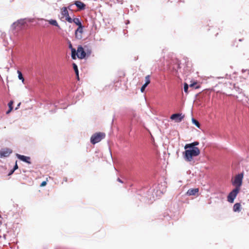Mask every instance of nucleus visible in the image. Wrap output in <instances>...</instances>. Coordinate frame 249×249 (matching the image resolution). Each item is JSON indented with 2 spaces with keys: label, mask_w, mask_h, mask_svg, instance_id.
Instances as JSON below:
<instances>
[{
  "label": "nucleus",
  "mask_w": 249,
  "mask_h": 249,
  "mask_svg": "<svg viewBox=\"0 0 249 249\" xmlns=\"http://www.w3.org/2000/svg\"><path fill=\"white\" fill-rule=\"evenodd\" d=\"M200 151L198 148H188L183 153L184 158L187 161H191L193 158L198 156Z\"/></svg>",
  "instance_id": "1"
},
{
  "label": "nucleus",
  "mask_w": 249,
  "mask_h": 249,
  "mask_svg": "<svg viewBox=\"0 0 249 249\" xmlns=\"http://www.w3.org/2000/svg\"><path fill=\"white\" fill-rule=\"evenodd\" d=\"M243 177V173H240L236 175L234 178L231 179L232 184L235 186V188L240 190L241 186L242 185Z\"/></svg>",
  "instance_id": "2"
},
{
  "label": "nucleus",
  "mask_w": 249,
  "mask_h": 249,
  "mask_svg": "<svg viewBox=\"0 0 249 249\" xmlns=\"http://www.w3.org/2000/svg\"><path fill=\"white\" fill-rule=\"evenodd\" d=\"M106 136L105 133L103 132H97L93 134L90 138V142L92 144H95L100 142Z\"/></svg>",
  "instance_id": "3"
},
{
  "label": "nucleus",
  "mask_w": 249,
  "mask_h": 249,
  "mask_svg": "<svg viewBox=\"0 0 249 249\" xmlns=\"http://www.w3.org/2000/svg\"><path fill=\"white\" fill-rule=\"evenodd\" d=\"M240 190V189L234 188L231 192L227 196L228 201L230 203H233Z\"/></svg>",
  "instance_id": "4"
},
{
  "label": "nucleus",
  "mask_w": 249,
  "mask_h": 249,
  "mask_svg": "<svg viewBox=\"0 0 249 249\" xmlns=\"http://www.w3.org/2000/svg\"><path fill=\"white\" fill-rule=\"evenodd\" d=\"M61 18H65V20L69 23H71V18L70 17L67 8L63 7L61 9Z\"/></svg>",
  "instance_id": "5"
},
{
  "label": "nucleus",
  "mask_w": 249,
  "mask_h": 249,
  "mask_svg": "<svg viewBox=\"0 0 249 249\" xmlns=\"http://www.w3.org/2000/svg\"><path fill=\"white\" fill-rule=\"evenodd\" d=\"M84 26L78 27L75 31V37L76 39L80 40L83 37Z\"/></svg>",
  "instance_id": "6"
},
{
  "label": "nucleus",
  "mask_w": 249,
  "mask_h": 249,
  "mask_svg": "<svg viewBox=\"0 0 249 249\" xmlns=\"http://www.w3.org/2000/svg\"><path fill=\"white\" fill-rule=\"evenodd\" d=\"M12 153V150L8 148L2 149L0 151V158L7 157Z\"/></svg>",
  "instance_id": "7"
},
{
  "label": "nucleus",
  "mask_w": 249,
  "mask_h": 249,
  "mask_svg": "<svg viewBox=\"0 0 249 249\" xmlns=\"http://www.w3.org/2000/svg\"><path fill=\"white\" fill-rule=\"evenodd\" d=\"M86 53L84 50L83 48L79 46L77 48V57L80 59H83L86 56Z\"/></svg>",
  "instance_id": "8"
},
{
  "label": "nucleus",
  "mask_w": 249,
  "mask_h": 249,
  "mask_svg": "<svg viewBox=\"0 0 249 249\" xmlns=\"http://www.w3.org/2000/svg\"><path fill=\"white\" fill-rule=\"evenodd\" d=\"M184 118V116H181V114L176 113L173 114L170 117V119L175 120L176 122H180Z\"/></svg>",
  "instance_id": "9"
},
{
  "label": "nucleus",
  "mask_w": 249,
  "mask_h": 249,
  "mask_svg": "<svg viewBox=\"0 0 249 249\" xmlns=\"http://www.w3.org/2000/svg\"><path fill=\"white\" fill-rule=\"evenodd\" d=\"M17 157H18V159L20 160H22L23 161H24L29 164L31 163V161H30L31 159H30V157H26L24 155H21L19 154H17Z\"/></svg>",
  "instance_id": "10"
},
{
  "label": "nucleus",
  "mask_w": 249,
  "mask_h": 249,
  "mask_svg": "<svg viewBox=\"0 0 249 249\" xmlns=\"http://www.w3.org/2000/svg\"><path fill=\"white\" fill-rule=\"evenodd\" d=\"M74 4L79 10H84L85 9L86 5L81 1H75Z\"/></svg>",
  "instance_id": "11"
},
{
  "label": "nucleus",
  "mask_w": 249,
  "mask_h": 249,
  "mask_svg": "<svg viewBox=\"0 0 249 249\" xmlns=\"http://www.w3.org/2000/svg\"><path fill=\"white\" fill-rule=\"evenodd\" d=\"M198 142H194L191 143L186 144L184 146V149H187L188 148H197L196 146L198 145Z\"/></svg>",
  "instance_id": "12"
},
{
  "label": "nucleus",
  "mask_w": 249,
  "mask_h": 249,
  "mask_svg": "<svg viewBox=\"0 0 249 249\" xmlns=\"http://www.w3.org/2000/svg\"><path fill=\"white\" fill-rule=\"evenodd\" d=\"M199 191L198 188L190 189L187 192V195L188 196H194L196 195Z\"/></svg>",
  "instance_id": "13"
},
{
  "label": "nucleus",
  "mask_w": 249,
  "mask_h": 249,
  "mask_svg": "<svg viewBox=\"0 0 249 249\" xmlns=\"http://www.w3.org/2000/svg\"><path fill=\"white\" fill-rule=\"evenodd\" d=\"M241 210V205L240 203H235L233 207V211L234 212H240Z\"/></svg>",
  "instance_id": "14"
},
{
  "label": "nucleus",
  "mask_w": 249,
  "mask_h": 249,
  "mask_svg": "<svg viewBox=\"0 0 249 249\" xmlns=\"http://www.w3.org/2000/svg\"><path fill=\"white\" fill-rule=\"evenodd\" d=\"M71 23L74 22L76 25L78 26V27L83 26L81 23L80 20L78 18H71Z\"/></svg>",
  "instance_id": "15"
},
{
  "label": "nucleus",
  "mask_w": 249,
  "mask_h": 249,
  "mask_svg": "<svg viewBox=\"0 0 249 249\" xmlns=\"http://www.w3.org/2000/svg\"><path fill=\"white\" fill-rule=\"evenodd\" d=\"M45 21H48L51 25L60 27L59 26L57 21L55 19H50V20H46L45 19Z\"/></svg>",
  "instance_id": "16"
},
{
  "label": "nucleus",
  "mask_w": 249,
  "mask_h": 249,
  "mask_svg": "<svg viewBox=\"0 0 249 249\" xmlns=\"http://www.w3.org/2000/svg\"><path fill=\"white\" fill-rule=\"evenodd\" d=\"M13 101H11L9 103H8V107H9V110L8 111H7L6 112V114H9L13 109Z\"/></svg>",
  "instance_id": "17"
},
{
  "label": "nucleus",
  "mask_w": 249,
  "mask_h": 249,
  "mask_svg": "<svg viewBox=\"0 0 249 249\" xmlns=\"http://www.w3.org/2000/svg\"><path fill=\"white\" fill-rule=\"evenodd\" d=\"M73 68L74 69V71L76 74L77 78L78 79H79V74H78V67L77 65L75 63H73Z\"/></svg>",
  "instance_id": "18"
},
{
  "label": "nucleus",
  "mask_w": 249,
  "mask_h": 249,
  "mask_svg": "<svg viewBox=\"0 0 249 249\" xmlns=\"http://www.w3.org/2000/svg\"><path fill=\"white\" fill-rule=\"evenodd\" d=\"M25 23V22L24 20L23 19H20L18 20L17 22L14 23L13 25L18 26V24H20L21 25H24Z\"/></svg>",
  "instance_id": "19"
},
{
  "label": "nucleus",
  "mask_w": 249,
  "mask_h": 249,
  "mask_svg": "<svg viewBox=\"0 0 249 249\" xmlns=\"http://www.w3.org/2000/svg\"><path fill=\"white\" fill-rule=\"evenodd\" d=\"M76 54H77V53H76V51L75 49L72 48L71 49V57L73 59H76Z\"/></svg>",
  "instance_id": "20"
},
{
  "label": "nucleus",
  "mask_w": 249,
  "mask_h": 249,
  "mask_svg": "<svg viewBox=\"0 0 249 249\" xmlns=\"http://www.w3.org/2000/svg\"><path fill=\"white\" fill-rule=\"evenodd\" d=\"M196 85H197V82H194L193 83L191 84L190 85V88H195V89H199L200 88V86L197 85L196 86H195Z\"/></svg>",
  "instance_id": "21"
},
{
  "label": "nucleus",
  "mask_w": 249,
  "mask_h": 249,
  "mask_svg": "<svg viewBox=\"0 0 249 249\" xmlns=\"http://www.w3.org/2000/svg\"><path fill=\"white\" fill-rule=\"evenodd\" d=\"M192 122L193 123L195 124L197 127L199 128L200 127V124L196 120V119L193 118L192 119Z\"/></svg>",
  "instance_id": "22"
},
{
  "label": "nucleus",
  "mask_w": 249,
  "mask_h": 249,
  "mask_svg": "<svg viewBox=\"0 0 249 249\" xmlns=\"http://www.w3.org/2000/svg\"><path fill=\"white\" fill-rule=\"evenodd\" d=\"M18 78L20 80H21L22 82H23L24 79V78L22 76V73L21 72V71H18Z\"/></svg>",
  "instance_id": "23"
},
{
  "label": "nucleus",
  "mask_w": 249,
  "mask_h": 249,
  "mask_svg": "<svg viewBox=\"0 0 249 249\" xmlns=\"http://www.w3.org/2000/svg\"><path fill=\"white\" fill-rule=\"evenodd\" d=\"M145 84L148 85L150 83V75H147L145 77Z\"/></svg>",
  "instance_id": "24"
},
{
  "label": "nucleus",
  "mask_w": 249,
  "mask_h": 249,
  "mask_svg": "<svg viewBox=\"0 0 249 249\" xmlns=\"http://www.w3.org/2000/svg\"><path fill=\"white\" fill-rule=\"evenodd\" d=\"M188 85L187 83H184V90L186 93L188 92Z\"/></svg>",
  "instance_id": "25"
},
{
  "label": "nucleus",
  "mask_w": 249,
  "mask_h": 249,
  "mask_svg": "<svg viewBox=\"0 0 249 249\" xmlns=\"http://www.w3.org/2000/svg\"><path fill=\"white\" fill-rule=\"evenodd\" d=\"M147 86H148V85H146V84H144V85L142 87V88H141V92H143L144 91V90H145V89L146 87Z\"/></svg>",
  "instance_id": "26"
},
{
  "label": "nucleus",
  "mask_w": 249,
  "mask_h": 249,
  "mask_svg": "<svg viewBox=\"0 0 249 249\" xmlns=\"http://www.w3.org/2000/svg\"><path fill=\"white\" fill-rule=\"evenodd\" d=\"M47 184V182L46 181H44L42 182V183L40 184L41 187L45 186Z\"/></svg>",
  "instance_id": "27"
},
{
  "label": "nucleus",
  "mask_w": 249,
  "mask_h": 249,
  "mask_svg": "<svg viewBox=\"0 0 249 249\" xmlns=\"http://www.w3.org/2000/svg\"><path fill=\"white\" fill-rule=\"evenodd\" d=\"M17 161H16V164H15V165L14 166V168L13 169L14 170H15V171L16 169H17L18 168V165H17Z\"/></svg>",
  "instance_id": "28"
},
{
  "label": "nucleus",
  "mask_w": 249,
  "mask_h": 249,
  "mask_svg": "<svg viewBox=\"0 0 249 249\" xmlns=\"http://www.w3.org/2000/svg\"><path fill=\"white\" fill-rule=\"evenodd\" d=\"M14 171H15V170H14L13 169V170H12L10 171V172L9 173L8 175H9V176H10V175H12V174L14 173Z\"/></svg>",
  "instance_id": "29"
},
{
  "label": "nucleus",
  "mask_w": 249,
  "mask_h": 249,
  "mask_svg": "<svg viewBox=\"0 0 249 249\" xmlns=\"http://www.w3.org/2000/svg\"><path fill=\"white\" fill-rule=\"evenodd\" d=\"M117 180H118L119 182H121V183H123V181H122V180H121V179H120L119 178H118L117 179Z\"/></svg>",
  "instance_id": "30"
},
{
  "label": "nucleus",
  "mask_w": 249,
  "mask_h": 249,
  "mask_svg": "<svg viewBox=\"0 0 249 249\" xmlns=\"http://www.w3.org/2000/svg\"><path fill=\"white\" fill-rule=\"evenodd\" d=\"M69 47H70V48H71V50L72 49V48H72V45H71V44H70V45H69Z\"/></svg>",
  "instance_id": "31"
},
{
  "label": "nucleus",
  "mask_w": 249,
  "mask_h": 249,
  "mask_svg": "<svg viewBox=\"0 0 249 249\" xmlns=\"http://www.w3.org/2000/svg\"><path fill=\"white\" fill-rule=\"evenodd\" d=\"M20 103H19L18 104V107H16V109H17V108H18V107L20 106Z\"/></svg>",
  "instance_id": "32"
}]
</instances>
